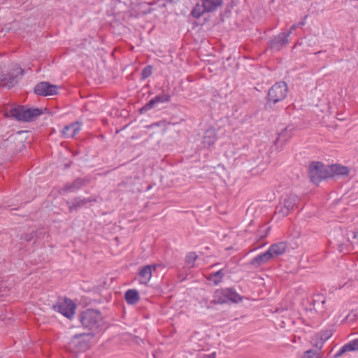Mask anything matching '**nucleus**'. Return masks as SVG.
<instances>
[{
    "label": "nucleus",
    "instance_id": "nucleus-1",
    "mask_svg": "<svg viewBox=\"0 0 358 358\" xmlns=\"http://www.w3.org/2000/svg\"><path fill=\"white\" fill-rule=\"evenodd\" d=\"M288 87L285 82L280 81L275 83L268 92V100L266 104V109L281 110L278 103L285 100L287 95Z\"/></svg>",
    "mask_w": 358,
    "mask_h": 358
},
{
    "label": "nucleus",
    "instance_id": "nucleus-2",
    "mask_svg": "<svg viewBox=\"0 0 358 358\" xmlns=\"http://www.w3.org/2000/svg\"><path fill=\"white\" fill-rule=\"evenodd\" d=\"M80 321L84 328L98 331L103 324L102 316L98 310L87 309L80 315Z\"/></svg>",
    "mask_w": 358,
    "mask_h": 358
},
{
    "label": "nucleus",
    "instance_id": "nucleus-3",
    "mask_svg": "<svg viewBox=\"0 0 358 358\" xmlns=\"http://www.w3.org/2000/svg\"><path fill=\"white\" fill-rule=\"evenodd\" d=\"M309 174L311 181L314 183H318L322 179L332 176L331 173L325 166L319 162H313L310 165Z\"/></svg>",
    "mask_w": 358,
    "mask_h": 358
},
{
    "label": "nucleus",
    "instance_id": "nucleus-4",
    "mask_svg": "<svg viewBox=\"0 0 358 358\" xmlns=\"http://www.w3.org/2000/svg\"><path fill=\"white\" fill-rule=\"evenodd\" d=\"M299 201V197L295 194L287 195L277 208L278 213L280 214L282 217L287 216L297 206Z\"/></svg>",
    "mask_w": 358,
    "mask_h": 358
},
{
    "label": "nucleus",
    "instance_id": "nucleus-5",
    "mask_svg": "<svg viewBox=\"0 0 358 358\" xmlns=\"http://www.w3.org/2000/svg\"><path fill=\"white\" fill-rule=\"evenodd\" d=\"M52 308L67 318H71L75 313L76 304L71 299H60Z\"/></svg>",
    "mask_w": 358,
    "mask_h": 358
},
{
    "label": "nucleus",
    "instance_id": "nucleus-6",
    "mask_svg": "<svg viewBox=\"0 0 358 358\" xmlns=\"http://www.w3.org/2000/svg\"><path fill=\"white\" fill-rule=\"evenodd\" d=\"M23 70L20 67L15 69L12 72L3 76V87L11 88L14 87L21 78Z\"/></svg>",
    "mask_w": 358,
    "mask_h": 358
},
{
    "label": "nucleus",
    "instance_id": "nucleus-7",
    "mask_svg": "<svg viewBox=\"0 0 358 358\" xmlns=\"http://www.w3.org/2000/svg\"><path fill=\"white\" fill-rule=\"evenodd\" d=\"M58 87L48 82H41L34 87V92L41 96H52L57 94Z\"/></svg>",
    "mask_w": 358,
    "mask_h": 358
},
{
    "label": "nucleus",
    "instance_id": "nucleus-8",
    "mask_svg": "<svg viewBox=\"0 0 358 358\" xmlns=\"http://www.w3.org/2000/svg\"><path fill=\"white\" fill-rule=\"evenodd\" d=\"M25 108L23 106L17 105L15 103L4 104L0 112H50L46 108Z\"/></svg>",
    "mask_w": 358,
    "mask_h": 358
},
{
    "label": "nucleus",
    "instance_id": "nucleus-9",
    "mask_svg": "<svg viewBox=\"0 0 358 358\" xmlns=\"http://www.w3.org/2000/svg\"><path fill=\"white\" fill-rule=\"evenodd\" d=\"M220 295H223V298L218 299L219 303H226L228 300L234 303H238L241 300L240 295L231 289L216 290V296Z\"/></svg>",
    "mask_w": 358,
    "mask_h": 358
},
{
    "label": "nucleus",
    "instance_id": "nucleus-10",
    "mask_svg": "<svg viewBox=\"0 0 358 358\" xmlns=\"http://www.w3.org/2000/svg\"><path fill=\"white\" fill-rule=\"evenodd\" d=\"M290 34L291 31H287L274 36L270 42L271 48L273 50H280L282 47L288 43L287 38Z\"/></svg>",
    "mask_w": 358,
    "mask_h": 358
},
{
    "label": "nucleus",
    "instance_id": "nucleus-11",
    "mask_svg": "<svg viewBox=\"0 0 358 358\" xmlns=\"http://www.w3.org/2000/svg\"><path fill=\"white\" fill-rule=\"evenodd\" d=\"M170 101L169 95L166 94H162L156 96L152 99L148 103L143 107L139 109V112H143L144 110H148L157 108L160 103L169 102Z\"/></svg>",
    "mask_w": 358,
    "mask_h": 358
},
{
    "label": "nucleus",
    "instance_id": "nucleus-12",
    "mask_svg": "<svg viewBox=\"0 0 358 358\" xmlns=\"http://www.w3.org/2000/svg\"><path fill=\"white\" fill-rule=\"evenodd\" d=\"M6 117L15 119L21 122L35 121L41 113H4Z\"/></svg>",
    "mask_w": 358,
    "mask_h": 358
},
{
    "label": "nucleus",
    "instance_id": "nucleus-13",
    "mask_svg": "<svg viewBox=\"0 0 358 358\" xmlns=\"http://www.w3.org/2000/svg\"><path fill=\"white\" fill-rule=\"evenodd\" d=\"M287 249V245L286 242H279L272 244L269 248V252L272 258H276L283 255Z\"/></svg>",
    "mask_w": 358,
    "mask_h": 358
},
{
    "label": "nucleus",
    "instance_id": "nucleus-14",
    "mask_svg": "<svg viewBox=\"0 0 358 358\" xmlns=\"http://www.w3.org/2000/svg\"><path fill=\"white\" fill-rule=\"evenodd\" d=\"M332 334H333L331 330H326L316 335L315 337V347L318 349H321L323 343L326 342L329 338H331Z\"/></svg>",
    "mask_w": 358,
    "mask_h": 358
},
{
    "label": "nucleus",
    "instance_id": "nucleus-15",
    "mask_svg": "<svg viewBox=\"0 0 358 358\" xmlns=\"http://www.w3.org/2000/svg\"><path fill=\"white\" fill-rule=\"evenodd\" d=\"M17 143L21 146L24 145L22 141H17V135L11 134L3 141L1 145L3 147L9 148L11 151H14Z\"/></svg>",
    "mask_w": 358,
    "mask_h": 358
},
{
    "label": "nucleus",
    "instance_id": "nucleus-16",
    "mask_svg": "<svg viewBox=\"0 0 358 358\" xmlns=\"http://www.w3.org/2000/svg\"><path fill=\"white\" fill-rule=\"evenodd\" d=\"M272 258L269 250L256 256L252 259L251 264L255 266H259L264 264L271 260Z\"/></svg>",
    "mask_w": 358,
    "mask_h": 358
},
{
    "label": "nucleus",
    "instance_id": "nucleus-17",
    "mask_svg": "<svg viewBox=\"0 0 358 358\" xmlns=\"http://www.w3.org/2000/svg\"><path fill=\"white\" fill-rule=\"evenodd\" d=\"M80 125L79 123L74 122L70 125H67L64 127L63 129V134L66 138H73L74 137L76 134L80 131Z\"/></svg>",
    "mask_w": 358,
    "mask_h": 358
},
{
    "label": "nucleus",
    "instance_id": "nucleus-18",
    "mask_svg": "<svg viewBox=\"0 0 358 358\" xmlns=\"http://www.w3.org/2000/svg\"><path fill=\"white\" fill-rule=\"evenodd\" d=\"M203 138V147H210L213 145L216 140L215 129H209L206 130Z\"/></svg>",
    "mask_w": 358,
    "mask_h": 358
},
{
    "label": "nucleus",
    "instance_id": "nucleus-19",
    "mask_svg": "<svg viewBox=\"0 0 358 358\" xmlns=\"http://www.w3.org/2000/svg\"><path fill=\"white\" fill-rule=\"evenodd\" d=\"M140 283L147 284L152 277V268L150 265L143 266L139 271Z\"/></svg>",
    "mask_w": 358,
    "mask_h": 358
},
{
    "label": "nucleus",
    "instance_id": "nucleus-20",
    "mask_svg": "<svg viewBox=\"0 0 358 358\" xmlns=\"http://www.w3.org/2000/svg\"><path fill=\"white\" fill-rule=\"evenodd\" d=\"M124 299L127 303L134 305L139 301L140 296L137 290L129 289L124 294Z\"/></svg>",
    "mask_w": 358,
    "mask_h": 358
},
{
    "label": "nucleus",
    "instance_id": "nucleus-21",
    "mask_svg": "<svg viewBox=\"0 0 358 358\" xmlns=\"http://www.w3.org/2000/svg\"><path fill=\"white\" fill-rule=\"evenodd\" d=\"M222 2V0H203V13L215 10Z\"/></svg>",
    "mask_w": 358,
    "mask_h": 358
},
{
    "label": "nucleus",
    "instance_id": "nucleus-22",
    "mask_svg": "<svg viewBox=\"0 0 358 358\" xmlns=\"http://www.w3.org/2000/svg\"><path fill=\"white\" fill-rule=\"evenodd\" d=\"M87 182V180L77 178L71 184L66 185L63 189L64 191H73L74 189H80L81 187L85 185Z\"/></svg>",
    "mask_w": 358,
    "mask_h": 358
},
{
    "label": "nucleus",
    "instance_id": "nucleus-23",
    "mask_svg": "<svg viewBox=\"0 0 358 358\" xmlns=\"http://www.w3.org/2000/svg\"><path fill=\"white\" fill-rule=\"evenodd\" d=\"M96 201L95 199L93 198H88V199H80L76 198L74 199L72 206H70V210H72L73 209H76L78 207L83 206L87 203Z\"/></svg>",
    "mask_w": 358,
    "mask_h": 358
},
{
    "label": "nucleus",
    "instance_id": "nucleus-24",
    "mask_svg": "<svg viewBox=\"0 0 358 358\" xmlns=\"http://www.w3.org/2000/svg\"><path fill=\"white\" fill-rule=\"evenodd\" d=\"M331 169V175H342V176H346L348 174V169L345 166H343L341 165H333L330 168Z\"/></svg>",
    "mask_w": 358,
    "mask_h": 358
},
{
    "label": "nucleus",
    "instance_id": "nucleus-25",
    "mask_svg": "<svg viewBox=\"0 0 358 358\" xmlns=\"http://www.w3.org/2000/svg\"><path fill=\"white\" fill-rule=\"evenodd\" d=\"M223 278V274L221 271H218L215 273H211L207 277V279L212 282L214 285H218L220 282H221Z\"/></svg>",
    "mask_w": 358,
    "mask_h": 358
},
{
    "label": "nucleus",
    "instance_id": "nucleus-26",
    "mask_svg": "<svg viewBox=\"0 0 358 358\" xmlns=\"http://www.w3.org/2000/svg\"><path fill=\"white\" fill-rule=\"evenodd\" d=\"M326 301L324 298L322 296L317 295L315 299H313V306L315 310L323 311V306L325 303Z\"/></svg>",
    "mask_w": 358,
    "mask_h": 358
},
{
    "label": "nucleus",
    "instance_id": "nucleus-27",
    "mask_svg": "<svg viewBox=\"0 0 358 358\" xmlns=\"http://www.w3.org/2000/svg\"><path fill=\"white\" fill-rule=\"evenodd\" d=\"M348 352L358 351V338L344 345Z\"/></svg>",
    "mask_w": 358,
    "mask_h": 358
},
{
    "label": "nucleus",
    "instance_id": "nucleus-28",
    "mask_svg": "<svg viewBox=\"0 0 358 358\" xmlns=\"http://www.w3.org/2000/svg\"><path fill=\"white\" fill-rule=\"evenodd\" d=\"M197 257L198 256L194 252H189L186 257V264L189 267H192L194 262L197 259Z\"/></svg>",
    "mask_w": 358,
    "mask_h": 358
},
{
    "label": "nucleus",
    "instance_id": "nucleus-29",
    "mask_svg": "<svg viewBox=\"0 0 358 358\" xmlns=\"http://www.w3.org/2000/svg\"><path fill=\"white\" fill-rule=\"evenodd\" d=\"M152 73V66H145L142 72H141V78L142 79H146L148 77H150Z\"/></svg>",
    "mask_w": 358,
    "mask_h": 358
},
{
    "label": "nucleus",
    "instance_id": "nucleus-30",
    "mask_svg": "<svg viewBox=\"0 0 358 358\" xmlns=\"http://www.w3.org/2000/svg\"><path fill=\"white\" fill-rule=\"evenodd\" d=\"M37 231H32L29 233H26L21 236V239H23L26 241H31L36 236Z\"/></svg>",
    "mask_w": 358,
    "mask_h": 358
},
{
    "label": "nucleus",
    "instance_id": "nucleus-31",
    "mask_svg": "<svg viewBox=\"0 0 358 358\" xmlns=\"http://www.w3.org/2000/svg\"><path fill=\"white\" fill-rule=\"evenodd\" d=\"M192 15L194 17L199 18L201 15V11L200 10L199 5L197 4L196 7L192 11Z\"/></svg>",
    "mask_w": 358,
    "mask_h": 358
},
{
    "label": "nucleus",
    "instance_id": "nucleus-32",
    "mask_svg": "<svg viewBox=\"0 0 358 358\" xmlns=\"http://www.w3.org/2000/svg\"><path fill=\"white\" fill-rule=\"evenodd\" d=\"M345 352H348L345 345H343L341 349L340 350L336 352L334 355V358H338L339 357H341L343 354H345Z\"/></svg>",
    "mask_w": 358,
    "mask_h": 358
},
{
    "label": "nucleus",
    "instance_id": "nucleus-33",
    "mask_svg": "<svg viewBox=\"0 0 358 358\" xmlns=\"http://www.w3.org/2000/svg\"><path fill=\"white\" fill-rule=\"evenodd\" d=\"M303 358H318V357L312 350H308L306 352Z\"/></svg>",
    "mask_w": 358,
    "mask_h": 358
},
{
    "label": "nucleus",
    "instance_id": "nucleus-34",
    "mask_svg": "<svg viewBox=\"0 0 358 358\" xmlns=\"http://www.w3.org/2000/svg\"><path fill=\"white\" fill-rule=\"evenodd\" d=\"M347 114L348 113H336V116L334 117L338 120L342 121L346 118L345 115Z\"/></svg>",
    "mask_w": 358,
    "mask_h": 358
},
{
    "label": "nucleus",
    "instance_id": "nucleus-35",
    "mask_svg": "<svg viewBox=\"0 0 358 358\" xmlns=\"http://www.w3.org/2000/svg\"><path fill=\"white\" fill-rule=\"evenodd\" d=\"M358 233H355L353 232L352 233V243H355V244H357L358 245Z\"/></svg>",
    "mask_w": 358,
    "mask_h": 358
},
{
    "label": "nucleus",
    "instance_id": "nucleus-36",
    "mask_svg": "<svg viewBox=\"0 0 358 358\" xmlns=\"http://www.w3.org/2000/svg\"><path fill=\"white\" fill-rule=\"evenodd\" d=\"M83 336V334H76V335L73 337V338L71 339V344H73V343H76V341H77L78 338H80L81 336Z\"/></svg>",
    "mask_w": 358,
    "mask_h": 358
},
{
    "label": "nucleus",
    "instance_id": "nucleus-37",
    "mask_svg": "<svg viewBox=\"0 0 358 358\" xmlns=\"http://www.w3.org/2000/svg\"><path fill=\"white\" fill-rule=\"evenodd\" d=\"M215 352H212L208 355H203V358H215Z\"/></svg>",
    "mask_w": 358,
    "mask_h": 358
},
{
    "label": "nucleus",
    "instance_id": "nucleus-38",
    "mask_svg": "<svg viewBox=\"0 0 358 358\" xmlns=\"http://www.w3.org/2000/svg\"><path fill=\"white\" fill-rule=\"evenodd\" d=\"M3 76L4 75L0 73V87H3Z\"/></svg>",
    "mask_w": 358,
    "mask_h": 358
},
{
    "label": "nucleus",
    "instance_id": "nucleus-39",
    "mask_svg": "<svg viewBox=\"0 0 358 358\" xmlns=\"http://www.w3.org/2000/svg\"><path fill=\"white\" fill-rule=\"evenodd\" d=\"M305 24H306V21H305V20H301V22H299L298 24H297V27H303Z\"/></svg>",
    "mask_w": 358,
    "mask_h": 358
},
{
    "label": "nucleus",
    "instance_id": "nucleus-40",
    "mask_svg": "<svg viewBox=\"0 0 358 358\" xmlns=\"http://www.w3.org/2000/svg\"><path fill=\"white\" fill-rule=\"evenodd\" d=\"M214 298H215V301L218 303V299H220V298H223V295H220L219 296H216V292H215L214 294Z\"/></svg>",
    "mask_w": 358,
    "mask_h": 358
},
{
    "label": "nucleus",
    "instance_id": "nucleus-41",
    "mask_svg": "<svg viewBox=\"0 0 358 358\" xmlns=\"http://www.w3.org/2000/svg\"><path fill=\"white\" fill-rule=\"evenodd\" d=\"M296 27H298L296 24H293V25L291 27L290 30H289V31H291V34H292V31H293L294 29H295Z\"/></svg>",
    "mask_w": 358,
    "mask_h": 358
},
{
    "label": "nucleus",
    "instance_id": "nucleus-42",
    "mask_svg": "<svg viewBox=\"0 0 358 358\" xmlns=\"http://www.w3.org/2000/svg\"><path fill=\"white\" fill-rule=\"evenodd\" d=\"M282 136H283V134H280V136H279V137H278V140H279V141H280V140H281V138H282Z\"/></svg>",
    "mask_w": 358,
    "mask_h": 358
},
{
    "label": "nucleus",
    "instance_id": "nucleus-43",
    "mask_svg": "<svg viewBox=\"0 0 358 358\" xmlns=\"http://www.w3.org/2000/svg\"><path fill=\"white\" fill-rule=\"evenodd\" d=\"M357 243H358V241H357Z\"/></svg>",
    "mask_w": 358,
    "mask_h": 358
}]
</instances>
